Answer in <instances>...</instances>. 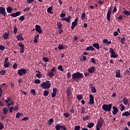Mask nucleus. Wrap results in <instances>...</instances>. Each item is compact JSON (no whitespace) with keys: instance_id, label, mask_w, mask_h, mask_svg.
<instances>
[{"instance_id":"1","label":"nucleus","mask_w":130,"mask_h":130,"mask_svg":"<svg viewBox=\"0 0 130 130\" xmlns=\"http://www.w3.org/2000/svg\"><path fill=\"white\" fill-rule=\"evenodd\" d=\"M84 76L83 74L79 72H77L72 74V81L78 82L79 80L83 78Z\"/></svg>"},{"instance_id":"2","label":"nucleus","mask_w":130,"mask_h":130,"mask_svg":"<svg viewBox=\"0 0 130 130\" xmlns=\"http://www.w3.org/2000/svg\"><path fill=\"white\" fill-rule=\"evenodd\" d=\"M102 109L105 112H110L112 109H113V106H112V104L109 105L104 104L102 105Z\"/></svg>"},{"instance_id":"3","label":"nucleus","mask_w":130,"mask_h":130,"mask_svg":"<svg viewBox=\"0 0 130 130\" xmlns=\"http://www.w3.org/2000/svg\"><path fill=\"white\" fill-rule=\"evenodd\" d=\"M40 86L42 88V89H48L51 87V83H49V81H47L46 82H43L41 84Z\"/></svg>"},{"instance_id":"4","label":"nucleus","mask_w":130,"mask_h":130,"mask_svg":"<svg viewBox=\"0 0 130 130\" xmlns=\"http://www.w3.org/2000/svg\"><path fill=\"white\" fill-rule=\"evenodd\" d=\"M7 100H5V103L7 104V107L10 108L11 106L15 105V103L13 101H11V97L7 96L6 98Z\"/></svg>"},{"instance_id":"5","label":"nucleus","mask_w":130,"mask_h":130,"mask_svg":"<svg viewBox=\"0 0 130 130\" xmlns=\"http://www.w3.org/2000/svg\"><path fill=\"white\" fill-rule=\"evenodd\" d=\"M103 118H100V121L97 122V125H95V130H101V127H102V125L103 124Z\"/></svg>"},{"instance_id":"6","label":"nucleus","mask_w":130,"mask_h":130,"mask_svg":"<svg viewBox=\"0 0 130 130\" xmlns=\"http://www.w3.org/2000/svg\"><path fill=\"white\" fill-rule=\"evenodd\" d=\"M109 53H111V58H116L118 57V55L115 54V52L112 48H109Z\"/></svg>"},{"instance_id":"7","label":"nucleus","mask_w":130,"mask_h":130,"mask_svg":"<svg viewBox=\"0 0 130 130\" xmlns=\"http://www.w3.org/2000/svg\"><path fill=\"white\" fill-rule=\"evenodd\" d=\"M27 73V69H20L18 70L17 71V74L19 75L20 76H22L23 75H26V73Z\"/></svg>"},{"instance_id":"8","label":"nucleus","mask_w":130,"mask_h":130,"mask_svg":"<svg viewBox=\"0 0 130 130\" xmlns=\"http://www.w3.org/2000/svg\"><path fill=\"white\" fill-rule=\"evenodd\" d=\"M18 47H20V53L23 54L24 52V45L23 43L19 42L18 43Z\"/></svg>"},{"instance_id":"9","label":"nucleus","mask_w":130,"mask_h":130,"mask_svg":"<svg viewBox=\"0 0 130 130\" xmlns=\"http://www.w3.org/2000/svg\"><path fill=\"white\" fill-rule=\"evenodd\" d=\"M54 129L56 130H67V128H66V126L64 125H60L59 124L56 125V126L54 127Z\"/></svg>"},{"instance_id":"10","label":"nucleus","mask_w":130,"mask_h":130,"mask_svg":"<svg viewBox=\"0 0 130 130\" xmlns=\"http://www.w3.org/2000/svg\"><path fill=\"white\" fill-rule=\"evenodd\" d=\"M56 72V68H52L51 70L50 71V72L48 73V76L52 78L54 76V73Z\"/></svg>"},{"instance_id":"11","label":"nucleus","mask_w":130,"mask_h":130,"mask_svg":"<svg viewBox=\"0 0 130 130\" xmlns=\"http://www.w3.org/2000/svg\"><path fill=\"white\" fill-rule=\"evenodd\" d=\"M35 30H36V32L41 34H42V29H41V26L36 25L35 26Z\"/></svg>"},{"instance_id":"12","label":"nucleus","mask_w":130,"mask_h":130,"mask_svg":"<svg viewBox=\"0 0 130 130\" xmlns=\"http://www.w3.org/2000/svg\"><path fill=\"white\" fill-rule=\"evenodd\" d=\"M78 18H76V19H75V21H74L72 22V26H71V29H74V27H76V26H77V24H78Z\"/></svg>"},{"instance_id":"13","label":"nucleus","mask_w":130,"mask_h":130,"mask_svg":"<svg viewBox=\"0 0 130 130\" xmlns=\"http://www.w3.org/2000/svg\"><path fill=\"white\" fill-rule=\"evenodd\" d=\"M6 12H7V11L5 10V7H0V15L4 16V17H6L7 15Z\"/></svg>"},{"instance_id":"14","label":"nucleus","mask_w":130,"mask_h":130,"mask_svg":"<svg viewBox=\"0 0 130 130\" xmlns=\"http://www.w3.org/2000/svg\"><path fill=\"white\" fill-rule=\"evenodd\" d=\"M94 104V97L93 96V95L89 94V102H88V104L93 105Z\"/></svg>"},{"instance_id":"15","label":"nucleus","mask_w":130,"mask_h":130,"mask_svg":"<svg viewBox=\"0 0 130 130\" xmlns=\"http://www.w3.org/2000/svg\"><path fill=\"white\" fill-rule=\"evenodd\" d=\"M61 21H66L67 23H71V16H68L67 17H63L61 19Z\"/></svg>"},{"instance_id":"16","label":"nucleus","mask_w":130,"mask_h":130,"mask_svg":"<svg viewBox=\"0 0 130 130\" xmlns=\"http://www.w3.org/2000/svg\"><path fill=\"white\" fill-rule=\"evenodd\" d=\"M21 15V12H17L14 13H12L11 15H9V16H11L13 18H15L16 17H18V16H20Z\"/></svg>"},{"instance_id":"17","label":"nucleus","mask_w":130,"mask_h":130,"mask_svg":"<svg viewBox=\"0 0 130 130\" xmlns=\"http://www.w3.org/2000/svg\"><path fill=\"white\" fill-rule=\"evenodd\" d=\"M111 8H109V9H108V11L107 12V20L108 21H109V20L111 19Z\"/></svg>"},{"instance_id":"18","label":"nucleus","mask_w":130,"mask_h":130,"mask_svg":"<svg viewBox=\"0 0 130 130\" xmlns=\"http://www.w3.org/2000/svg\"><path fill=\"white\" fill-rule=\"evenodd\" d=\"M10 35V32H5V34H3V35H2V38H4V39L5 40H7L8 39H9V37Z\"/></svg>"},{"instance_id":"19","label":"nucleus","mask_w":130,"mask_h":130,"mask_svg":"<svg viewBox=\"0 0 130 130\" xmlns=\"http://www.w3.org/2000/svg\"><path fill=\"white\" fill-rule=\"evenodd\" d=\"M118 113V108L115 106H113V111H112V114H113V115H117V113Z\"/></svg>"},{"instance_id":"20","label":"nucleus","mask_w":130,"mask_h":130,"mask_svg":"<svg viewBox=\"0 0 130 130\" xmlns=\"http://www.w3.org/2000/svg\"><path fill=\"white\" fill-rule=\"evenodd\" d=\"M87 71H88V73L90 74H93V73H94L95 69H94V67H92L89 68V69H88V70H87Z\"/></svg>"},{"instance_id":"21","label":"nucleus","mask_w":130,"mask_h":130,"mask_svg":"<svg viewBox=\"0 0 130 130\" xmlns=\"http://www.w3.org/2000/svg\"><path fill=\"white\" fill-rule=\"evenodd\" d=\"M16 38L17 39V41H23V38L22 37V34H18V35L16 36Z\"/></svg>"},{"instance_id":"22","label":"nucleus","mask_w":130,"mask_h":130,"mask_svg":"<svg viewBox=\"0 0 130 130\" xmlns=\"http://www.w3.org/2000/svg\"><path fill=\"white\" fill-rule=\"evenodd\" d=\"M103 43L105 44L106 45H111V44H112V42L108 41V40H107L105 39H103Z\"/></svg>"},{"instance_id":"23","label":"nucleus","mask_w":130,"mask_h":130,"mask_svg":"<svg viewBox=\"0 0 130 130\" xmlns=\"http://www.w3.org/2000/svg\"><path fill=\"white\" fill-rule=\"evenodd\" d=\"M92 47H94V48L97 49H99L101 48V47H99V44L97 43L92 44Z\"/></svg>"},{"instance_id":"24","label":"nucleus","mask_w":130,"mask_h":130,"mask_svg":"<svg viewBox=\"0 0 130 130\" xmlns=\"http://www.w3.org/2000/svg\"><path fill=\"white\" fill-rule=\"evenodd\" d=\"M5 11H7V13H10L11 12H12V11H13V9L12 8L9 7H7L6 9H5Z\"/></svg>"},{"instance_id":"25","label":"nucleus","mask_w":130,"mask_h":130,"mask_svg":"<svg viewBox=\"0 0 130 130\" xmlns=\"http://www.w3.org/2000/svg\"><path fill=\"white\" fill-rule=\"evenodd\" d=\"M94 48H93V47L92 46H88L87 47V48H86V51H94Z\"/></svg>"},{"instance_id":"26","label":"nucleus","mask_w":130,"mask_h":130,"mask_svg":"<svg viewBox=\"0 0 130 130\" xmlns=\"http://www.w3.org/2000/svg\"><path fill=\"white\" fill-rule=\"evenodd\" d=\"M129 116H130V113H129V112L127 111L122 114V116L128 117Z\"/></svg>"},{"instance_id":"27","label":"nucleus","mask_w":130,"mask_h":130,"mask_svg":"<svg viewBox=\"0 0 130 130\" xmlns=\"http://www.w3.org/2000/svg\"><path fill=\"white\" fill-rule=\"evenodd\" d=\"M116 78H120V70H117L116 72Z\"/></svg>"},{"instance_id":"28","label":"nucleus","mask_w":130,"mask_h":130,"mask_svg":"<svg viewBox=\"0 0 130 130\" xmlns=\"http://www.w3.org/2000/svg\"><path fill=\"white\" fill-rule=\"evenodd\" d=\"M62 26L63 25L60 23V22H57V28H58V29H62Z\"/></svg>"},{"instance_id":"29","label":"nucleus","mask_w":130,"mask_h":130,"mask_svg":"<svg viewBox=\"0 0 130 130\" xmlns=\"http://www.w3.org/2000/svg\"><path fill=\"white\" fill-rule=\"evenodd\" d=\"M90 118V117L88 115H86V117H83L82 118V120H83L84 121H86V120H87Z\"/></svg>"},{"instance_id":"30","label":"nucleus","mask_w":130,"mask_h":130,"mask_svg":"<svg viewBox=\"0 0 130 130\" xmlns=\"http://www.w3.org/2000/svg\"><path fill=\"white\" fill-rule=\"evenodd\" d=\"M93 126H94V123H88V124H87V127L89 128L93 127Z\"/></svg>"},{"instance_id":"31","label":"nucleus","mask_w":130,"mask_h":130,"mask_svg":"<svg viewBox=\"0 0 130 130\" xmlns=\"http://www.w3.org/2000/svg\"><path fill=\"white\" fill-rule=\"evenodd\" d=\"M47 13H50L51 14H53V13L52 12V6L48 7V8H47Z\"/></svg>"},{"instance_id":"32","label":"nucleus","mask_w":130,"mask_h":130,"mask_svg":"<svg viewBox=\"0 0 130 130\" xmlns=\"http://www.w3.org/2000/svg\"><path fill=\"white\" fill-rule=\"evenodd\" d=\"M57 69H58V70H59L60 71L63 72L64 71V70L63 69L62 65H59L58 66V67L57 68Z\"/></svg>"},{"instance_id":"33","label":"nucleus","mask_w":130,"mask_h":130,"mask_svg":"<svg viewBox=\"0 0 130 130\" xmlns=\"http://www.w3.org/2000/svg\"><path fill=\"white\" fill-rule=\"evenodd\" d=\"M56 48H58V50H59L60 51V50H63L64 48V47L63 46V45H62V44H59L58 47Z\"/></svg>"},{"instance_id":"34","label":"nucleus","mask_w":130,"mask_h":130,"mask_svg":"<svg viewBox=\"0 0 130 130\" xmlns=\"http://www.w3.org/2000/svg\"><path fill=\"white\" fill-rule=\"evenodd\" d=\"M3 111H4V115H6V114H7V112H9V110H7V108L4 107Z\"/></svg>"},{"instance_id":"35","label":"nucleus","mask_w":130,"mask_h":130,"mask_svg":"<svg viewBox=\"0 0 130 130\" xmlns=\"http://www.w3.org/2000/svg\"><path fill=\"white\" fill-rule=\"evenodd\" d=\"M53 123V118H50V119L48 120V125H51L52 123Z\"/></svg>"},{"instance_id":"36","label":"nucleus","mask_w":130,"mask_h":130,"mask_svg":"<svg viewBox=\"0 0 130 130\" xmlns=\"http://www.w3.org/2000/svg\"><path fill=\"white\" fill-rule=\"evenodd\" d=\"M85 113H86V111H85L84 107H81V114H84Z\"/></svg>"},{"instance_id":"37","label":"nucleus","mask_w":130,"mask_h":130,"mask_svg":"<svg viewBox=\"0 0 130 130\" xmlns=\"http://www.w3.org/2000/svg\"><path fill=\"white\" fill-rule=\"evenodd\" d=\"M90 92H93V93H95L97 92V90L95 89V87L90 88Z\"/></svg>"},{"instance_id":"38","label":"nucleus","mask_w":130,"mask_h":130,"mask_svg":"<svg viewBox=\"0 0 130 130\" xmlns=\"http://www.w3.org/2000/svg\"><path fill=\"white\" fill-rule=\"evenodd\" d=\"M11 64L10 63V62L9 63H4V67H5V68H9V67H10V65Z\"/></svg>"},{"instance_id":"39","label":"nucleus","mask_w":130,"mask_h":130,"mask_svg":"<svg viewBox=\"0 0 130 130\" xmlns=\"http://www.w3.org/2000/svg\"><path fill=\"white\" fill-rule=\"evenodd\" d=\"M119 107H120V111H123V110L125 109V108L124 107V106L123 105V104L119 105Z\"/></svg>"},{"instance_id":"40","label":"nucleus","mask_w":130,"mask_h":130,"mask_svg":"<svg viewBox=\"0 0 130 130\" xmlns=\"http://www.w3.org/2000/svg\"><path fill=\"white\" fill-rule=\"evenodd\" d=\"M127 103H128V99H126V98H123V104H124V105H125Z\"/></svg>"},{"instance_id":"41","label":"nucleus","mask_w":130,"mask_h":130,"mask_svg":"<svg viewBox=\"0 0 130 130\" xmlns=\"http://www.w3.org/2000/svg\"><path fill=\"white\" fill-rule=\"evenodd\" d=\"M120 43H122V44H124V42H125V38L123 37L122 39H120Z\"/></svg>"},{"instance_id":"42","label":"nucleus","mask_w":130,"mask_h":130,"mask_svg":"<svg viewBox=\"0 0 130 130\" xmlns=\"http://www.w3.org/2000/svg\"><path fill=\"white\" fill-rule=\"evenodd\" d=\"M49 92L47 90L43 91V96H47L48 95Z\"/></svg>"},{"instance_id":"43","label":"nucleus","mask_w":130,"mask_h":130,"mask_svg":"<svg viewBox=\"0 0 130 130\" xmlns=\"http://www.w3.org/2000/svg\"><path fill=\"white\" fill-rule=\"evenodd\" d=\"M77 99L78 100V101H81L82 99H83V96H82L81 94H78L77 95Z\"/></svg>"},{"instance_id":"44","label":"nucleus","mask_w":130,"mask_h":130,"mask_svg":"<svg viewBox=\"0 0 130 130\" xmlns=\"http://www.w3.org/2000/svg\"><path fill=\"white\" fill-rule=\"evenodd\" d=\"M42 60H43V61H44L45 62H48L49 59H48L47 57H43L42 58Z\"/></svg>"},{"instance_id":"45","label":"nucleus","mask_w":130,"mask_h":130,"mask_svg":"<svg viewBox=\"0 0 130 130\" xmlns=\"http://www.w3.org/2000/svg\"><path fill=\"white\" fill-rule=\"evenodd\" d=\"M123 14H124V15L129 16L130 15V13L128 12V11L124 10V11H123Z\"/></svg>"},{"instance_id":"46","label":"nucleus","mask_w":130,"mask_h":130,"mask_svg":"<svg viewBox=\"0 0 130 130\" xmlns=\"http://www.w3.org/2000/svg\"><path fill=\"white\" fill-rule=\"evenodd\" d=\"M5 74L6 71L5 70H1V71H0V75H1V76H4Z\"/></svg>"},{"instance_id":"47","label":"nucleus","mask_w":130,"mask_h":130,"mask_svg":"<svg viewBox=\"0 0 130 130\" xmlns=\"http://www.w3.org/2000/svg\"><path fill=\"white\" fill-rule=\"evenodd\" d=\"M21 114L20 113H17V114H16V118H20V117L21 116Z\"/></svg>"},{"instance_id":"48","label":"nucleus","mask_w":130,"mask_h":130,"mask_svg":"<svg viewBox=\"0 0 130 130\" xmlns=\"http://www.w3.org/2000/svg\"><path fill=\"white\" fill-rule=\"evenodd\" d=\"M13 111H16L18 110V105L15 106V107H13Z\"/></svg>"},{"instance_id":"49","label":"nucleus","mask_w":130,"mask_h":130,"mask_svg":"<svg viewBox=\"0 0 130 130\" xmlns=\"http://www.w3.org/2000/svg\"><path fill=\"white\" fill-rule=\"evenodd\" d=\"M17 33V28H16V27H13V34L16 35V34Z\"/></svg>"},{"instance_id":"50","label":"nucleus","mask_w":130,"mask_h":130,"mask_svg":"<svg viewBox=\"0 0 130 130\" xmlns=\"http://www.w3.org/2000/svg\"><path fill=\"white\" fill-rule=\"evenodd\" d=\"M4 63H9V57H6V58H5V60L4 61Z\"/></svg>"},{"instance_id":"51","label":"nucleus","mask_w":130,"mask_h":130,"mask_svg":"<svg viewBox=\"0 0 130 130\" xmlns=\"http://www.w3.org/2000/svg\"><path fill=\"white\" fill-rule=\"evenodd\" d=\"M41 83V81L39 79L35 80V84H38Z\"/></svg>"},{"instance_id":"52","label":"nucleus","mask_w":130,"mask_h":130,"mask_svg":"<svg viewBox=\"0 0 130 130\" xmlns=\"http://www.w3.org/2000/svg\"><path fill=\"white\" fill-rule=\"evenodd\" d=\"M10 111V113H12V112L13 111V107L11 106V107L9 108V110Z\"/></svg>"},{"instance_id":"53","label":"nucleus","mask_w":130,"mask_h":130,"mask_svg":"<svg viewBox=\"0 0 130 130\" xmlns=\"http://www.w3.org/2000/svg\"><path fill=\"white\" fill-rule=\"evenodd\" d=\"M56 94H57L56 92H53L51 94V97H52V98H54V97H56Z\"/></svg>"},{"instance_id":"54","label":"nucleus","mask_w":130,"mask_h":130,"mask_svg":"<svg viewBox=\"0 0 130 130\" xmlns=\"http://www.w3.org/2000/svg\"><path fill=\"white\" fill-rule=\"evenodd\" d=\"M82 58H83V59H82V60H83V61H86V60H87V57H86V56L82 55Z\"/></svg>"},{"instance_id":"55","label":"nucleus","mask_w":130,"mask_h":130,"mask_svg":"<svg viewBox=\"0 0 130 130\" xmlns=\"http://www.w3.org/2000/svg\"><path fill=\"white\" fill-rule=\"evenodd\" d=\"M63 116L64 117L68 118V117H70V114H68V113H64Z\"/></svg>"},{"instance_id":"56","label":"nucleus","mask_w":130,"mask_h":130,"mask_svg":"<svg viewBox=\"0 0 130 130\" xmlns=\"http://www.w3.org/2000/svg\"><path fill=\"white\" fill-rule=\"evenodd\" d=\"M67 79H70V78H71V77H72V74H71L70 72L67 73Z\"/></svg>"},{"instance_id":"57","label":"nucleus","mask_w":130,"mask_h":130,"mask_svg":"<svg viewBox=\"0 0 130 130\" xmlns=\"http://www.w3.org/2000/svg\"><path fill=\"white\" fill-rule=\"evenodd\" d=\"M31 93H32V95H34V96H36V90H35V89H32L31 90Z\"/></svg>"},{"instance_id":"58","label":"nucleus","mask_w":130,"mask_h":130,"mask_svg":"<svg viewBox=\"0 0 130 130\" xmlns=\"http://www.w3.org/2000/svg\"><path fill=\"white\" fill-rule=\"evenodd\" d=\"M5 49V46H2V45H0V50L1 51H4Z\"/></svg>"},{"instance_id":"59","label":"nucleus","mask_w":130,"mask_h":130,"mask_svg":"<svg viewBox=\"0 0 130 130\" xmlns=\"http://www.w3.org/2000/svg\"><path fill=\"white\" fill-rule=\"evenodd\" d=\"M64 17H66V14L63 13H61V14H60L59 15V17H61V18H63Z\"/></svg>"},{"instance_id":"60","label":"nucleus","mask_w":130,"mask_h":130,"mask_svg":"<svg viewBox=\"0 0 130 130\" xmlns=\"http://www.w3.org/2000/svg\"><path fill=\"white\" fill-rule=\"evenodd\" d=\"M18 20H20L21 21L24 20V16H22L20 17V18H18Z\"/></svg>"},{"instance_id":"61","label":"nucleus","mask_w":130,"mask_h":130,"mask_svg":"<svg viewBox=\"0 0 130 130\" xmlns=\"http://www.w3.org/2000/svg\"><path fill=\"white\" fill-rule=\"evenodd\" d=\"M53 93H57V92H58V90L57 89V88H53Z\"/></svg>"},{"instance_id":"62","label":"nucleus","mask_w":130,"mask_h":130,"mask_svg":"<svg viewBox=\"0 0 130 130\" xmlns=\"http://www.w3.org/2000/svg\"><path fill=\"white\" fill-rule=\"evenodd\" d=\"M62 32H63V30H62V28L58 29V35L62 34Z\"/></svg>"},{"instance_id":"63","label":"nucleus","mask_w":130,"mask_h":130,"mask_svg":"<svg viewBox=\"0 0 130 130\" xmlns=\"http://www.w3.org/2000/svg\"><path fill=\"white\" fill-rule=\"evenodd\" d=\"M36 77H37L38 78L40 79V78H41L42 77V75H41L40 74H36Z\"/></svg>"},{"instance_id":"64","label":"nucleus","mask_w":130,"mask_h":130,"mask_svg":"<svg viewBox=\"0 0 130 130\" xmlns=\"http://www.w3.org/2000/svg\"><path fill=\"white\" fill-rule=\"evenodd\" d=\"M80 128H81V127L79 126H75V130H79Z\"/></svg>"}]
</instances>
